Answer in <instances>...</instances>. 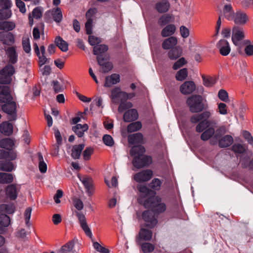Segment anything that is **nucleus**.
Masks as SVG:
<instances>
[{
  "label": "nucleus",
  "instance_id": "obj_34",
  "mask_svg": "<svg viewBox=\"0 0 253 253\" xmlns=\"http://www.w3.org/2000/svg\"><path fill=\"white\" fill-rule=\"evenodd\" d=\"M175 31V26L174 24H169L162 30L161 34L163 37H169L174 34Z\"/></svg>",
  "mask_w": 253,
  "mask_h": 253
},
{
  "label": "nucleus",
  "instance_id": "obj_26",
  "mask_svg": "<svg viewBox=\"0 0 253 253\" xmlns=\"http://www.w3.org/2000/svg\"><path fill=\"white\" fill-rule=\"evenodd\" d=\"M13 128L12 124L8 122H3L0 125V132L5 135H10L13 132Z\"/></svg>",
  "mask_w": 253,
  "mask_h": 253
},
{
  "label": "nucleus",
  "instance_id": "obj_3",
  "mask_svg": "<svg viewBox=\"0 0 253 253\" xmlns=\"http://www.w3.org/2000/svg\"><path fill=\"white\" fill-rule=\"evenodd\" d=\"M144 206L157 213L163 212L166 210V204L162 202L161 198L158 196H152L147 198L144 203Z\"/></svg>",
  "mask_w": 253,
  "mask_h": 253
},
{
  "label": "nucleus",
  "instance_id": "obj_29",
  "mask_svg": "<svg viewBox=\"0 0 253 253\" xmlns=\"http://www.w3.org/2000/svg\"><path fill=\"white\" fill-rule=\"evenodd\" d=\"M88 128V126L87 124H77L72 127V130L79 137H82L84 134V132L86 131Z\"/></svg>",
  "mask_w": 253,
  "mask_h": 253
},
{
  "label": "nucleus",
  "instance_id": "obj_45",
  "mask_svg": "<svg viewBox=\"0 0 253 253\" xmlns=\"http://www.w3.org/2000/svg\"><path fill=\"white\" fill-rule=\"evenodd\" d=\"M251 42L250 40H244L243 42V44L246 46L244 48L245 54L248 56L253 55V45L251 44Z\"/></svg>",
  "mask_w": 253,
  "mask_h": 253
},
{
  "label": "nucleus",
  "instance_id": "obj_59",
  "mask_svg": "<svg viewBox=\"0 0 253 253\" xmlns=\"http://www.w3.org/2000/svg\"><path fill=\"white\" fill-rule=\"evenodd\" d=\"M104 143L109 147H112L114 145V141L112 136L109 134H105L102 138Z\"/></svg>",
  "mask_w": 253,
  "mask_h": 253
},
{
  "label": "nucleus",
  "instance_id": "obj_4",
  "mask_svg": "<svg viewBox=\"0 0 253 253\" xmlns=\"http://www.w3.org/2000/svg\"><path fill=\"white\" fill-rule=\"evenodd\" d=\"M245 37V32L243 28L237 25L233 27L231 36L232 42L235 46L239 47L238 50L240 54H243V52L239 46L243 43L242 41Z\"/></svg>",
  "mask_w": 253,
  "mask_h": 253
},
{
  "label": "nucleus",
  "instance_id": "obj_8",
  "mask_svg": "<svg viewBox=\"0 0 253 253\" xmlns=\"http://www.w3.org/2000/svg\"><path fill=\"white\" fill-rule=\"evenodd\" d=\"M142 218L146 222V227H147L153 228L158 223L154 212L152 211L147 210L144 211L142 213Z\"/></svg>",
  "mask_w": 253,
  "mask_h": 253
},
{
  "label": "nucleus",
  "instance_id": "obj_51",
  "mask_svg": "<svg viewBox=\"0 0 253 253\" xmlns=\"http://www.w3.org/2000/svg\"><path fill=\"white\" fill-rule=\"evenodd\" d=\"M10 224V218L9 216L5 213H1L0 215V224L4 227H7Z\"/></svg>",
  "mask_w": 253,
  "mask_h": 253
},
{
  "label": "nucleus",
  "instance_id": "obj_63",
  "mask_svg": "<svg viewBox=\"0 0 253 253\" xmlns=\"http://www.w3.org/2000/svg\"><path fill=\"white\" fill-rule=\"evenodd\" d=\"M74 245V242L72 241L67 243L66 245L62 247L60 250L61 253H66V252H70L73 249Z\"/></svg>",
  "mask_w": 253,
  "mask_h": 253
},
{
  "label": "nucleus",
  "instance_id": "obj_35",
  "mask_svg": "<svg viewBox=\"0 0 253 253\" xmlns=\"http://www.w3.org/2000/svg\"><path fill=\"white\" fill-rule=\"evenodd\" d=\"M14 145V140L10 138H4L0 140V147L8 150H11Z\"/></svg>",
  "mask_w": 253,
  "mask_h": 253
},
{
  "label": "nucleus",
  "instance_id": "obj_61",
  "mask_svg": "<svg viewBox=\"0 0 253 253\" xmlns=\"http://www.w3.org/2000/svg\"><path fill=\"white\" fill-rule=\"evenodd\" d=\"M187 63L184 57H181L176 61L172 66V69L174 70L180 68Z\"/></svg>",
  "mask_w": 253,
  "mask_h": 253
},
{
  "label": "nucleus",
  "instance_id": "obj_13",
  "mask_svg": "<svg viewBox=\"0 0 253 253\" xmlns=\"http://www.w3.org/2000/svg\"><path fill=\"white\" fill-rule=\"evenodd\" d=\"M217 125V121L215 120H209V119H203L197 125L196 130L198 132H202L210 126H216Z\"/></svg>",
  "mask_w": 253,
  "mask_h": 253
},
{
  "label": "nucleus",
  "instance_id": "obj_19",
  "mask_svg": "<svg viewBox=\"0 0 253 253\" xmlns=\"http://www.w3.org/2000/svg\"><path fill=\"white\" fill-rule=\"evenodd\" d=\"M84 184L88 196H91L93 194V180L92 178L88 176L82 177L80 179Z\"/></svg>",
  "mask_w": 253,
  "mask_h": 253
},
{
  "label": "nucleus",
  "instance_id": "obj_12",
  "mask_svg": "<svg viewBox=\"0 0 253 253\" xmlns=\"http://www.w3.org/2000/svg\"><path fill=\"white\" fill-rule=\"evenodd\" d=\"M110 97L114 103L117 102V99H119L120 102L127 100L126 92L122 91L119 87H115L111 90Z\"/></svg>",
  "mask_w": 253,
  "mask_h": 253
},
{
  "label": "nucleus",
  "instance_id": "obj_40",
  "mask_svg": "<svg viewBox=\"0 0 253 253\" xmlns=\"http://www.w3.org/2000/svg\"><path fill=\"white\" fill-rule=\"evenodd\" d=\"M14 164L11 162L0 161V170L11 172L14 169Z\"/></svg>",
  "mask_w": 253,
  "mask_h": 253
},
{
  "label": "nucleus",
  "instance_id": "obj_31",
  "mask_svg": "<svg viewBox=\"0 0 253 253\" xmlns=\"http://www.w3.org/2000/svg\"><path fill=\"white\" fill-rule=\"evenodd\" d=\"M84 147V145L81 144L73 146L71 150V156L74 159L80 158L81 153Z\"/></svg>",
  "mask_w": 253,
  "mask_h": 253
},
{
  "label": "nucleus",
  "instance_id": "obj_11",
  "mask_svg": "<svg viewBox=\"0 0 253 253\" xmlns=\"http://www.w3.org/2000/svg\"><path fill=\"white\" fill-rule=\"evenodd\" d=\"M153 175V171L150 169L143 170L135 174L133 179L137 182H143L149 180Z\"/></svg>",
  "mask_w": 253,
  "mask_h": 253
},
{
  "label": "nucleus",
  "instance_id": "obj_25",
  "mask_svg": "<svg viewBox=\"0 0 253 253\" xmlns=\"http://www.w3.org/2000/svg\"><path fill=\"white\" fill-rule=\"evenodd\" d=\"M120 77L119 74H113L105 78L104 85L106 87H110L113 84H117L120 81Z\"/></svg>",
  "mask_w": 253,
  "mask_h": 253
},
{
  "label": "nucleus",
  "instance_id": "obj_2",
  "mask_svg": "<svg viewBox=\"0 0 253 253\" xmlns=\"http://www.w3.org/2000/svg\"><path fill=\"white\" fill-rule=\"evenodd\" d=\"M189 110L192 113H198L208 108L203 102V98L200 95H192L186 100Z\"/></svg>",
  "mask_w": 253,
  "mask_h": 253
},
{
  "label": "nucleus",
  "instance_id": "obj_7",
  "mask_svg": "<svg viewBox=\"0 0 253 253\" xmlns=\"http://www.w3.org/2000/svg\"><path fill=\"white\" fill-rule=\"evenodd\" d=\"M133 166L137 169L148 167L152 163V157L148 155L135 157L132 160Z\"/></svg>",
  "mask_w": 253,
  "mask_h": 253
},
{
  "label": "nucleus",
  "instance_id": "obj_22",
  "mask_svg": "<svg viewBox=\"0 0 253 253\" xmlns=\"http://www.w3.org/2000/svg\"><path fill=\"white\" fill-rule=\"evenodd\" d=\"M0 41L3 44L10 45L14 42V36L11 33L1 32H0Z\"/></svg>",
  "mask_w": 253,
  "mask_h": 253
},
{
  "label": "nucleus",
  "instance_id": "obj_24",
  "mask_svg": "<svg viewBox=\"0 0 253 253\" xmlns=\"http://www.w3.org/2000/svg\"><path fill=\"white\" fill-rule=\"evenodd\" d=\"M128 141L129 144L132 145L143 143V135L139 132L129 135Z\"/></svg>",
  "mask_w": 253,
  "mask_h": 253
},
{
  "label": "nucleus",
  "instance_id": "obj_48",
  "mask_svg": "<svg viewBox=\"0 0 253 253\" xmlns=\"http://www.w3.org/2000/svg\"><path fill=\"white\" fill-rule=\"evenodd\" d=\"M141 127L142 124L141 122L137 121L129 124L127 129L128 132H132L139 130Z\"/></svg>",
  "mask_w": 253,
  "mask_h": 253
},
{
  "label": "nucleus",
  "instance_id": "obj_30",
  "mask_svg": "<svg viewBox=\"0 0 253 253\" xmlns=\"http://www.w3.org/2000/svg\"><path fill=\"white\" fill-rule=\"evenodd\" d=\"M6 196L11 200H15L17 196V191L16 186L14 184H10L5 188Z\"/></svg>",
  "mask_w": 253,
  "mask_h": 253
},
{
  "label": "nucleus",
  "instance_id": "obj_50",
  "mask_svg": "<svg viewBox=\"0 0 253 253\" xmlns=\"http://www.w3.org/2000/svg\"><path fill=\"white\" fill-rule=\"evenodd\" d=\"M132 106L133 105L130 102L126 101H121L118 107V111L121 113L125 110L131 108Z\"/></svg>",
  "mask_w": 253,
  "mask_h": 253
},
{
  "label": "nucleus",
  "instance_id": "obj_33",
  "mask_svg": "<svg viewBox=\"0 0 253 253\" xmlns=\"http://www.w3.org/2000/svg\"><path fill=\"white\" fill-rule=\"evenodd\" d=\"M182 50L180 46H176L169 51L168 57L170 60H176L182 55Z\"/></svg>",
  "mask_w": 253,
  "mask_h": 253
},
{
  "label": "nucleus",
  "instance_id": "obj_53",
  "mask_svg": "<svg viewBox=\"0 0 253 253\" xmlns=\"http://www.w3.org/2000/svg\"><path fill=\"white\" fill-rule=\"evenodd\" d=\"M73 204L74 207L78 211H81L84 208V203L83 201L76 197L72 198Z\"/></svg>",
  "mask_w": 253,
  "mask_h": 253
},
{
  "label": "nucleus",
  "instance_id": "obj_20",
  "mask_svg": "<svg viewBox=\"0 0 253 253\" xmlns=\"http://www.w3.org/2000/svg\"><path fill=\"white\" fill-rule=\"evenodd\" d=\"M155 8L159 13H166L170 8V3L168 0H161L156 3Z\"/></svg>",
  "mask_w": 253,
  "mask_h": 253
},
{
  "label": "nucleus",
  "instance_id": "obj_41",
  "mask_svg": "<svg viewBox=\"0 0 253 253\" xmlns=\"http://www.w3.org/2000/svg\"><path fill=\"white\" fill-rule=\"evenodd\" d=\"M203 84L207 87H210L212 86L216 82V78L211 76H205L203 75L202 76Z\"/></svg>",
  "mask_w": 253,
  "mask_h": 253
},
{
  "label": "nucleus",
  "instance_id": "obj_46",
  "mask_svg": "<svg viewBox=\"0 0 253 253\" xmlns=\"http://www.w3.org/2000/svg\"><path fill=\"white\" fill-rule=\"evenodd\" d=\"M227 132L226 127L224 126L217 127L215 129V133L214 134V139L219 140Z\"/></svg>",
  "mask_w": 253,
  "mask_h": 253
},
{
  "label": "nucleus",
  "instance_id": "obj_18",
  "mask_svg": "<svg viewBox=\"0 0 253 253\" xmlns=\"http://www.w3.org/2000/svg\"><path fill=\"white\" fill-rule=\"evenodd\" d=\"M76 215L80 221L81 225L84 231L86 234V235L88 237H91L92 233L90 229L87 225L85 216L83 213L80 212H76Z\"/></svg>",
  "mask_w": 253,
  "mask_h": 253
},
{
  "label": "nucleus",
  "instance_id": "obj_17",
  "mask_svg": "<svg viewBox=\"0 0 253 253\" xmlns=\"http://www.w3.org/2000/svg\"><path fill=\"white\" fill-rule=\"evenodd\" d=\"M220 53L223 56L228 55L231 48L229 42L225 40H220L217 44Z\"/></svg>",
  "mask_w": 253,
  "mask_h": 253
},
{
  "label": "nucleus",
  "instance_id": "obj_23",
  "mask_svg": "<svg viewBox=\"0 0 253 253\" xmlns=\"http://www.w3.org/2000/svg\"><path fill=\"white\" fill-rule=\"evenodd\" d=\"M217 127L216 126H210L207 128L201 134L200 138L203 141H207L211 137H214L215 133V128Z\"/></svg>",
  "mask_w": 253,
  "mask_h": 253
},
{
  "label": "nucleus",
  "instance_id": "obj_58",
  "mask_svg": "<svg viewBox=\"0 0 253 253\" xmlns=\"http://www.w3.org/2000/svg\"><path fill=\"white\" fill-rule=\"evenodd\" d=\"M11 11L10 10L1 9H0V20H6L10 18L11 16Z\"/></svg>",
  "mask_w": 253,
  "mask_h": 253
},
{
  "label": "nucleus",
  "instance_id": "obj_14",
  "mask_svg": "<svg viewBox=\"0 0 253 253\" xmlns=\"http://www.w3.org/2000/svg\"><path fill=\"white\" fill-rule=\"evenodd\" d=\"M13 100L8 86L0 85V102H8Z\"/></svg>",
  "mask_w": 253,
  "mask_h": 253
},
{
  "label": "nucleus",
  "instance_id": "obj_52",
  "mask_svg": "<svg viewBox=\"0 0 253 253\" xmlns=\"http://www.w3.org/2000/svg\"><path fill=\"white\" fill-rule=\"evenodd\" d=\"M38 158L39 160V169L42 173H45L47 170V166L43 161L42 156L41 153H38Z\"/></svg>",
  "mask_w": 253,
  "mask_h": 253
},
{
  "label": "nucleus",
  "instance_id": "obj_64",
  "mask_svg": "<svg viewBox=\"0 0 253 253\" xmlns=\"http://www.w3.org/2000/svg\"><path fill=\"white\" fill-rule=\"evenodd\" d=\"M242 135L247 142L253 147V137L251 133L248 131L244 130L242 132Z\"/></svg>",
  "mask_w": 253,
  "mask_h": 253
},
{
  "label": "nucleus",
  "instance_id": "obj_43",
  "mask_svg": "<svg viewBox=\"0 0 253 253\" xmlns=\"http://www.w3.org/2000/svg\"><path fill=\"white\" fill-rule=\"evenodd\" d=\"M108 49V47L105 44H100L96 45L93 47V53L97 56L103 55V53L107 51Z\"/></svg>",
  "mask_w": 253,
  "mask_h": 253
},
{
  "label": "nucleus",
  "instance_id": "obj_39",
  "mask_svg": "<svg viewBox=\"0 0 253 253\" xmlns=\"http://www.w3.org/2000/svg\"><path fill=\"white\" fill-rule=\"evenodd\" d=\"M6 52L9 58V62L12 64L16 63L17 61V55L15 48L14 47H8L6 50Z\"/></svg>",
  "mask_w": 253,
  "mask_h": 253
},
{
  "label": "nucleus",
  "instance_id": "obj_21",
  "mask_svg": "<svg viewBox=\"0 0 253 253\" xmlns=\"http://www.w3.org/2000/svg\"><path fill=\"white\" fill-rule=\"evenodd\" d=\"M138 114L134 109H129L126 111L123 116V120L126 122H130L137 119Z\"/></svg>",
  "mask_w": 253,
  "mask_h": 253
},
{
  "label": "nucleus",
  "instance_id": "obj_15",
  "mask_svg": "<svg viewBox=\"0 0 253 253\" xmlns=\"http://www.w3.org/2000/svg\"><path fill=\"white\" fill-rule=\"evenodd\" d=\"M196 89V85L193 81H186L182 84L179 88L180 91L184 95H188L193 93Z\"/></svg>",
  "mask_w": 253,
  "mask_h": 253
},
{
  "label": "nucleus",
  "instance_id": "obj_36",
  "mask_svg": "<svg viewBox=\"0 0 253 253\" xmlns=\"http://www.w3.org/2000/svg\"><path fill=\"white\" fill-rule=\"evenodd\" d=\"M15 210V207L13 204L0 205V213L12 214Z\"/></svg>",
  "mask_w": 253,
  "mask_h": 253
},
{
  "label": "nucleus",
  "instance_id": "obj_9",
  "mask_svg": "<svg viewBox=\"0 0 253 253\" xmlns=\"http://www.w3.org/2000/svg\"><path fill=\"white\" fill-rule=\"evenodd\" d=\"M151 238H137L136 242L138 246H140L142 252L144 253L152 252L155 249L154 246L147 241H150Z\"/></svg>",
  "mask_w": 253,
  "mask_h": 253
},
{
  "label": "nucleus",
  "instance_id": "obj_32",
  "mask_svg": "<svg viewBox=\"0 0 253 253\" xmlns=\"http://www.w3.org/2000/svg\"><path fill=\"white\" fill-rule=\"evenodd\" d=\"M145 152V148L142 145H138L132 147L130 151V154L134 158L135 157L143 156Z\"/></svg>",
  "mask_w": 253,
  "mask_h": 253
},
{
  "label": "nucleus",
  "instance_id": "obj_49",
  "mask_svg": "<svg viewBox=\"0 0 253 253\" xmlns=\"http://www.w3.org/2000/svg\"><path fill=\"white\" fill-rule=\"evenodd\" d=\"M52 16L54 20L59 23L62 19V14L61 9L59 7H57L52 10Z\"/></svg>",
  "mask_w": 253,
  "mask_h": 253
},
{
  "label": "nucleus",
  "instance_id": "obj_1",
  "mask_svg": "<svg viewBox=\"0 0 253 253\" xmlns=\"http://www.w3.org/2000/svg\"><path fill=\"white\" fill-rule=\"evenodd\" d=\"M223 13L227 19L233 21L235 24L244 25L248 20L247 14L241 11L234 12L231 4H226L223 8Z\"/></svg>",
  "mask_w": 253,
  "mask_h": 253
},
{
  "label": "nucleus",
  "instance_id": "obj_28",
  "mask_svg": "<svg viewBox=\"0 0 253 253\" xmlns=\"http://www.w3.org/2000/svg\"><path fill=\"white\" fill-rule=\"evenodd\" d=\"M177 43V39L175 37H170L166 39L162 43V47L164 49H169L176 45Z\"/></svg>",
  "mask_w": 253,
  "mask_h": 253
},
{
  "label": "nucleus",
  "instance_id": "obj_37",
  "mask_svg": "<svg viewBox=\"0 0 253 253\" xmlns=\"http://www.w3.org/2000/svg\"><path fill=\"white\" fill-rule=\"evenodd\" d=\"M55 43L57 46L63 52H66L68 50V44L60 37H57L55 39Z\"/></svg>",
  "mask_w": 253,
  "mask_h": 253
},
{
  "label": "nucleus",
  "instance_id": "obj_62",
  "mask_svg": "<svg viewBox=\"0 0 253 253\" xmlns=\"http://www.w3.org/2000/svg\"><path fill=\"white\" fill-rule=\"evenodd\" d=\"M162 182L158 178H154L150 183V186L151 188L159 190L161 188Z\"/></svg>",
  "mask_w": 253,
  "mask_h": 253
},
{
  "label": "nucleus",
  "instance_id": "obj_6",
  "mask_svg": "<svg viewBox=\"0 0 253 253\" xmlns=\"http://www.w3.org/2000/svg\"><path fill=\"white\" fill-rule=\"evenodd\" d=\"M96 59L101 68L100 72L105 74L113 69V64L109 61V57L106 55L97 56Z\"/></svg>",
  "mask_w": 253,
  "mask_h": 253
},
{
  "label": "nucleus",
  "instance_id": "obj_27",
  "mask_svg": "<svg viewBox=\"0 0 253 253\" xmlns=\"http://www.w3.org/2000/svg\"><path fill=\"white\" fill-rule=\"evenodd\" d=\"M218 140V145L220 148H226L230 146L233 142V138L230 135H226Z\"/></svg>",
  "mask_w": 253,
  "mask_h": 253
},
{
  "label": "nucleus",
  "instance_id": "obj_44",
  "mask_svg": "<svg viewBox=\"0 0 253 253\" xmlns=\"http://www.w3.org/2000/svg\"><path fill=\"white\" fill-rule=\"evenodd\" d=\"M172 19V15L165 14L161 16L158 20V23L160 26H164L170 23Z\"/></svg>",
  "mask_w": 253,
  "mask_h": 253
},
{
  "label": "nucleus",
  "instance_id": "obj_57",
  "mask_svg": "<svg viewBox=\"0 0 253 253\" xmlns=\"http://www.w3.org/2000/svg\"><path fill=\"white\" fill-rule=\"evenodd\" d=\"M93 246L94 248L100 253H109L110 250L102 246L97 242H93Z\"/></svg>",
  "mask_w": 253,
  "mask_h": 253
},
{
  "label": "nucleus",
  "instance_id": "obj_5",
  "mask_svg": "<svg viewBox=\"0 0 253 253\" xmlns=\"http://www.w3.org/2000/svg\"><path fill=\"white\" fill-rule=\"evenodd\" d=\"M1 105L2 111L7 114L8 119L10 121H15L17 119V105L15 101H10Z\"/></svg>",
  "mask_w": 253,
  "mask_h": 253
},
{
  "label": "nucleus",
  "instance_id": "obj_10",
  "mask_svg": "<svg viewBox=\"0 0 253 253\" xmlns=\"http://www.w3.org/2000/svg\"><path fill=\"white\" fill-rule=\"evenodd\" d=\"M9 69V74H13L15 70L14 67L11 65H7L0 71V84H8L11 82V78L4 73L6 70Z\"/></svg>",
  "mask_w": 253,
  "mask_h": 253
},
{
  "label": "nucleus",
  "instance_id": "obj_56",
  "mask_svg": "<svg viewBox=\"0 0 253 253\" xmlns=\"http://www.w3.org/2000/svg\"><path fill=\"white\" fill-rule=\"evenodd\" d=\"M241 166L244 169L249 168L250 169H253V158L250 161L247 158H244L241 161Z\"/></svg>",
  "mask_w": 253,
  "mask_h": 253
},
{
  "label": "nucleus",
  "instance_id": "obj_47",
  "mask_svg": "<svg viewBox=\"0 0 253 253\" xmlns=\"http://www.w3.org/2000/svg\"><path fill=\"white\" fill-rule=\"evenodd\" d=\"M188 76V70L187 68H183L178 71L175 75V79L178 81H183Z\"/></svg>",
  "mask_w": 253,
  "mask_h": 253
},
{
  "label": "nucleus",
  "instance_id": "obj_42",
  "mask_svg": "<svg viewBox=\"0 0 253 253\" xmlns=\"http://www.w3.org/2000/svg\"><path fill=\"white\" fill-rule=\"evenodd\" d=\"M15 27V24L11 21L0 22V30L11 31Z\"/></svg>",
  "mask_w": 253,
  "mask_h": 253
},
{
  "label": "nucleus",
  "instance_id": "obj_60",
  "mask_svg": "<svg viewBox=\"0 0 253 253\" xmlns=\"http://www.w3.org/2000/svg\"><path fill=\"white\" fill-rule=\"evenodd\" d=\"M139 237H152L153 232L150 229L142 228L139 231Z\"/></svg>",
  "mask_w": 253,
  "mask_h": 253
},
{
  "label": "nucleus",
  "instance_id": "obj_38",
  "mask_svg": "<svg viewBox=\"0 0 253 253\" xmlns=\"http://www.w3.org/2000/svg\"><path fill=\"white\" fill-rule=\"evenodd\" d=\"M13 175L9 173L0 172V183L9 184L13 180Z\"/></svg>",
  "mask_w": 253,
  "mask_h": 253
},
{
  "label": "nucleus",
  "instance_id": "obj_55",
  "mask_svg": "<svg viewBox=\"0 0 253 253\" xmlns=\"http://www.w3.org/2000/svg\"><path fill=\"white\" fill-rule=\"evenodd\" d=\"M22 45L24 50L27 53L31 51L30 40L28 37H24L22 39Z\"/></svg>",
  "mask_w": 253,
  "mask_h": 253
},
{
  "label": "nucleus",
  "instance_id": "obj_54",
  "mask_svg": "<svg viewBox=\"0 0 253 253\" xmlns=\"http://www.w3.org/2000/svg\"><path fill=\"white\" fill-rule=\"evenodd\" d=\"M232 150L233 152L239 154H243L246 151V149L244 145L235 143L232 146Z\"/></svg>",
  "mask_w": 253,
  "mask_h": 253
},
{
  "label": "nucleus",
  "instance_id": "obj_16",
  "mask_svg": "<svg viewBox=\"0 0 253 253\" xmlns=\"http://www.w3.org/2000/svg\"><path fill=\"white\" fill-rule=\"evenodd\" d=\"M212 113L210 111H205L200 114L193 115L190 117V122L193 124H196L200 122L203 119H210Z\"/></svg>",
  "mask_w": 253,
  "mask_h": 253
}]
</instances>
